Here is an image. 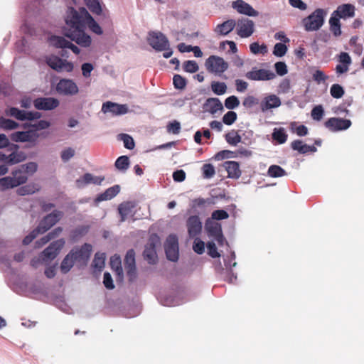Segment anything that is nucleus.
Wrapping results in <instances>:
<instances>
[{"mask_svg":"<svg viewBox=\"0 0 364 364\" xmlns=\"http://www.w3.org/2000/svg\"><path fill=\"white\" fill-rule=\"evenodd\" d=\"M188 235L191 237H196L202 230V223L198 215L190 216L187 220Z\"/></svg>","mask_w":364,"mask_h":364,"instance_id":"nucleus-23","label":"nucleus"},{"mask_svg":"<svg viewBox=\"0 0 364 364\" xmlns=\"http://www.w3.org/2000/svg\"><path fill=\"white\" fill-rule=\"evenodd\" d=\"M105 255L104 253H96L92 261V267L98 271H102L105 264Z\"/></svg>","mask_w":364,"mask_h":364,"instance_id":"nucleus-38","label":"nucleus"},{"mask_svg":"<svg viewBox=\"0 0 364 364\" xmlns=\"http://www.w3.org/2000/svg\"><path fill=\"white\" fill-rule=\"evenodd\" d=\"M160 242V239L156 235H152L145 246L143 252L144 257L149 264H155L157 259L156 245Z\"/></svg>","mask_w":364,"mask_h":364,"instance_id":"nucleus-8","label":"nucleus"},{"mask_svg":"<svg viewBox=\"0 0 364 364\" xmlns=\"http://www.w3.org/2000/svg\"><path fill=\"white\" fill-rule=\"evenodd\" d=\"M323 114L324 111L321 105L316 106L311 110V117L314 120H321L323 116Z\"/></svg>","mask_w":364,"mask_h":364,"instance_id":"nucleus-58","label":"nucleus"},{"mask_svg":"<svg viewBox=\"0 0 364 364\" xmlns=\"http://www.w3.org/2000/svg\"><path fill=\"white\" fill-rule=\"evenodd\" d=\"M18 149L19 146L14 144H11L9 146V148L6 149V151L9 152V154H6V164H16L22 162L26 159V154L23 151H19Z\"/></svg>","mask_w":364,"mask_h":364,"instance_id":"nucleus-17","label":"nucleus"},{"mask_svg":"<svg viewBox=\"0 0 364 364\" xmlns=\"http://www.w3.org/2000/svg\"><path fill=\"white\" fill-rule=\"evenodd\" d=\"M254 32V22L248 18H242L237 23V33L241 38H247Z\"/></svg>","mask_w":364,"mask_h":364,"instance_id":"nucleus-21","label":"nucleus"},{"mask_svg":"<svg viewBox=\"0 0 364 364\" xmlns=\"http://www.w3.org/2000/svg\"><path fill=\"white\" fill-rule=\"evenodd\" d=\"M281 100L276 95H269L266 96L259 103V107L262 112L279 107L281 105Z\"/></svg>","mask_w":364,"mask_h":364,"instance_id":"nucleus-24","label":"nucleus"},{"mask_svg":"<svg viewBox=\"0 0 364 364\" xmlns=\"http://www.w3.org/2000/svg\"><path fill=\"white\" fill-rule=\"evenodd\" d=\"M205 66L208 72L220 76L229 65L223 58L213 55L206 59Z\"/></svg>","mask_w":364,"mask_h":364,"instance_id":"nucleus-4","label":"nucleus"},{"mask_svg":"<svg viewBox=\"0 0 364 364\" xmlns=\"http://www.w3.org/2000/svg\"><path fill=\"white\" fill-rule=\"evenodd\" d=\"M124 269L130 282L134 281L136 277L135 252L133 249L127 251L124 258Z\"/></svg>","mask_w":364,"mask_h":364,"instance_id":"nucleus-13","label":"nucleus"},{"mask_svg":"<svg viewBox=\"0 0 364 364\" xmlns=\"http://www.w3.org/2000/svg\"><path fill=\"white\" fill-rule=\"evenodd\" d=\"M211 89L215 94L222 95L226 92L227 85L225 82L213 81L211 82Z\"/></svg>","mask_w":364,"mask_h":364,"instance_id":"nucleus-45","label":"nucleus"},{"mask_svg":"<svg viewBox=\"0 0 364 364\" xmlns=\"http://www.w3.org/2000/svg\"><path fill=\"white\" fill-rule=\"evenodd\" d=\"M191 203L192 208H196L204 207L205 205H213L215 204V201L213 198H209L206 199L203 198H197L193 199L191 201Z\"/></svg>","mask_w":364,"mask_h":364,"instance_id":"nucleus-42","label":"nucleus"},{"mask_svg":"<svg viewBox=\"0 0 364 364\" xmlns=\"http://www.w3.org/2000/svg\"><path fill=\"white\" fill-rule=\"evenodd\" d=\"M239 105L240 101L238 98L235 95L230 96L225 100V107L228 109H233L237 107Z\"/></svg>","mask_w":364,"mask_h":364,"instance_id":"nucleus-52","label":"nucleus"},{"mask_svg":"<svg viewBox=\"0 0 364 364\" xmlns=\"http://www.w3.org/2000/svg\"><path fill=\"white\" fill-rule=\"evenodd\" d=\"M42 117V114L41 112H30V111H25L23 114V121L24 120H35L38 119Z\"/></svg>","mask_w":364,"mask_h":364,"instance_id":"nucleus-59","label":"nucleus"},{"mask_svg":"<svg viewBox=\"0 0 364 364\" xmlns=\"http://www.w3.org/2000/svg\"><path fill=\"white\" fill-rule=\"evenodd\" d=\"M235 26V21L232 19L228 20L223 23L218 24L215 31L222 36H225L231 32Z\"/></svg>","mask_w":364,"mask_h":364,"instance_id":"nucleus-31","label":"nucleus"},{"mask_svg":"<svg viewBox=\"0 0 364 364\" xmlns=\"http://www.w3.org/2000/svg\"><path fill=\"white\" fill-rule=\"evenodd\" d=\"M104 180V176H94L91 173H87L76 180V185L78 188H82L90 183L100 185Z\"/></svg>","mask_w":364,"mask_h":364,"instance_id":"nucleus-26","label":"nucleus"},{"mask_svg":"<svg viewBox=\"0 0 364 364\" xmlns=\"http://www.w3.org/2000/svg\"><path fill=\"white\" fill-rule=\"evenodd\" d=\"M164 248L167 259L172 262H176L179 255L178 242L176 235H170L167 237Z\"/></svg>","mask_w":364,"mask_h":364,"instance_id":"nucleus-10","label":"nucleus"},{"mask_svg":"<svg viewBox=\"0 0 364 364\" xmlns=\"http://www.w3.org/2000/svg\"><path fill=\"white\" fill-rule=\"evenodd\" d=\"M205 227L208 234L213 237L218 242V245H223L225 238L223 235L220 224L208 219L205 223Z\"/></svg>","mask_w":364,"mask_h":364,"instance_id":"nucleus-14","label":"nucleus"},{"mask_svg":"<svg viewBox=\"0 0 364 364\" xmlns=\"http://www.w3.org/2000/svg\"><path fill=\"white\" fill-rule=\"evenodd\" d=\"M50 126V123L46 120H40L35 124H30L28 127L33 128L32 130L36 132L38 130H43L48 128Z\"/></svg>","mask_w":364,"mask_h":364,"instance_id":"nucleus-55","label":"nucleus"},{"mask_svg":"<svg viewBox=\"0 0 364 364\" xmlns=\"http://www.w3.org/2000/svg\"><path fill=\"white\" fill-rule=\"evenodd\" d=\"M38 189L39 188L36 184L30 183L18 188L17 193L19 196L29 195L36 193Z\"/></svg>","mask_w":364,"mask_h":364,"instance_id":"nucleus-41","label":"nucleus"},{"mask_svg":"<svg viewBox=\"0 0 364 364\" xmlns=\"http://www.w3.org/2000/svg\"><path fill=\"white\" fill-rule=\"evenodd\" d=\"M326 11L323 9H316L313 13L302 20V24L306 31H316L324 23Z\"/></svg>","mask_w":364,"mask_h":364,"instance_id":"nucleus-2","label":"nucleus"},{"mask_svg":"<svg viewBox=\"0 0 364 364\" xmlns=\"http://www.w3.org/2000/svg\"><path fill=\"white\" fill-rule=\"evenodd\" d=\"M225 170L228 172V176L231 178H239L241 176V171L240 165L237 162L234 161H226L224 164Z\"/></svg>","mask_w":364,"mask_h":364,"instance_id":"nucleus-29","label":"nucleus"},{"mask_svg":"<svg viewBox=\"0 0 364 364\" xmlns=\"http://www.w3.org/2000/svg\"><path fill=\"white\" fill-rule=\"evenodd\" d=\"M225 139L227 142L233 146H236L241 141V136L236 131H231L225 134Z\"/></svg>","mask_w":364,"mask_h":364,"instance_id":"nucleus-44","label":"nucleus"},{"mask_svg":"<svg viewBox=\"0 0 364 364\" xmlns=\"http://www.w3.org/2000/svg\"><path fill=\"white\" fill-rule=\"evenodd\" d=\"M39 134L35 130L16 132L11 134V139L16 142L36 143Z\"/></svg>","mask_w":364,"mask_h":364,"instance_id":"nucleus-15","label":"nucleus"},{"mask_svg":"<svg viewBox=\"0 0 364 364\" xmlns=\"http://www.w3.org/2000/svg\"><path fill=\"white\" fill-rule=\"evenodd\" d=\"M174 87L178 90H183L187 85V80L180 75H175L173 77Z\"/></svg>","mask_w":364,"mask_h":364,"instance_id":"nucleus-47","label":"nucleus"},{"mask_svg":"<svg viewBox=\"0 0 364 364\" xmlns=\"http://www.w3.org/2000/svg\"><path fill=\"white\" fill-rule=\"evenodd\" d=\"M46 62L50 68L59 73L63 71L70 73L74 68L73 63L63 60L56 55L46 58Z\"/></svg>","mask_w":364,"mask_h":364,"instance_id":"nucleus-6","label":"nucleus"},{"mask_svg":"<svg viewBox=\"0 0 364 364\" xmlns=\"http://www.w3.org/2000/svg\"><path fill=\"white\" fill-rule=\"evenodd\" d=\"M287 51V47L285 44L277 43L275 44L273 50V54L277 57L284 56Z\"/></svg>","mask_w":364,"mask_h":364,"instance_id":"nucleus-53","label":"nucleus"},{"mask_svg":"<svg viewBox=\"0 0 364 364\" xmlns=\"http://www.w3.org/2000/svg\"><path fill=\"white\" fill-rule=\"evenodd\" d=\"M56 91L60 95L73 96L78 93L77 84L70 79H60L56 85Z\"/></svg>","mask_w":364,"mask_h":364,"instance_id":"nucleus-9","label":"nucleus"},{"mask_svg":"<svg viewBox=\"0 0 364 364\" xmlns=\"http://www.w3.org/2000/svg\"><path fill=\"white\" fill-rule=\"evenodd\" d=\"M21 168L23 169V171L21 170L23 173L26 174V173H28L32 174L37 171L38 166L35 162H29L26 164L22 165Z\"/></svg>","mask_w":364,"mask_h":364,"instance_id":"nucleus-60","label":"nucleus"},{"mask_svg":"<svg viewBox=\"0 0 364 364\" xmlns=\"http://www.w3.org/2000/svg\"><path fill=\"white\" fill-rule=\"evenodd\" d=\"M147 42L156 51L167 50L169 46L168 39L160 31L149 32Z\"/></svg>","mask_w":364,"mask_h":364,"instance_id":"nucleus-5","label":"nucleus"},{"mask_svg":"<svg viewBox=\"0 0 364 364\" xmlns=\"http://www.w3.org/2000/svg\"><path fill=\"white\" fill-rule=\"evenodd\" d=\"M50 42L55 48H70L77 55L80 53V50L77 46L68 41L64 37L53 36L50 38Z\"/></svg>","mask_w":364,"mask_h":364,"instance_id":"nucleus-20","label":"nucleus"},{"mask_svg":"<svg viewBox=\"0 0 364 364\" xmlns=\"http://www.w3.org/2000/svg\"><path fill=\"white\" fill-rule=\"evenodd\" d=\"M85 8H80L79 11L73 7H69L66 11L65 23L69 28L65 31L64 34L71 41L83 48L91 46V37L85 32V20L87 16L84 14Z\"/></svg>","mask_w":364,"mask_h":364,"instance_id":"nucleus-1","label":"nucleus"},{"mask_svg":"<svg viewBox=\"0 0 364 364\" xmlns=\"http://www.w3.org/2000/svg\"><path fill=\"white\" fill-rule=\"evenodd\" d=\"M351 124L350 119L331 117L325 122V127L331 132H338L348 129Z\"/></svg>","mask_w":364,"mask_h":364,"instance_id":"nucleus-16","label":"nucleus"},{"mask_svg":"<svg viewBox=\"0 0 364 364\" xmlns=\"http://www.w3.org/2000/svg\"><path fill=\"white\" fill-rule=\"evenodd\" d=\"M288 135L285 132L284 129L279 128L277 129L275 128L274 129V132L272 133V139L279 144H284L287 140Z\"/></svg>","mask_w":364,"mask_h":364,"instance_id":"nucleus-36","label":"nucleus"},{"mask_svg":"<svg viewBox=\"0 0 364 364\" xmlns=\"http://www.w3.org/2000/svg\"><path fill=\"white\" fill-rule=\"evenodd\" d=\"M328 78V77L320 70H316L313 74L314 80H315L318 84L321 82H325Z\"/></svg>","mask_w":364,"mask_h":364,"instance_id":"nucleus-63","label":"nucleus"},{"mask_svg":"<svg viewBox=\"0 0 364 364\" xmlns=\"http://www.w3.org/2000/svg\"><path fill=\"white\" fill-rule=\"evenodd\" d=\"M84 14L85 16H87V18L85 20V25L87 24L89 28L90 31H92L93 33L101 35L102 34L103 31L102 28L100 26V25L95 21V19L92 17V16L88 13L87 10L84 11Z\"/></svg>","mask_w":364,"mask_h":364,"instance_id":"nucleus-32","label":"nucleus"},{"mask_svg":"<svg viewBox=\"0 0 364 364\" xmlns=\"http://www.w3.org/2000/svg\"><path fill=\"white\" fill-rule=\"evenodd\" d=\"M63 213L60 210H54L45 216L36 228L42 234L48 231L55 225L63 217Z\"/></svg>","mask_w":364,"mask_h":364,"instance_id":"nucleus-7","label":"nucleus"},{"mask_svg":"<svg viewBox=\"0 0 364 364\" xmlns=\"http://www.w3.org/2000/svg\"><path fill=\"white\" fill-rule=\"evenodd\" d=\"M193 249L194 252H196L198 254H202L204 252L205 250V243L202 240L196 238L194 241Z\"/></svg>","mask_w":364,"mask_h":364,"instance_id":"nucleus-62","label":"nucleus"},{"mask_svg":"<svg viewBox=\"0 0 364 364\" xmlns=\"http://www.w3.org/2000/svg\"><path fill=\"white\" fill-rule=\"evenodd\" d=\"M121 139L124 142V146L128 149H133L134 148V141L133 138L127 134H121Z\"/></svg>","mask_w":364,"mask_h":364,"instance_id":"nucleus-56","label":"nucleus"},{"mask_svg":"<svg viewBox=\"0 0 364 364\" xmlns=\"http://www.w3.org/2000/svg\"><path fill=\"white\" fill-rule=\"evenodd\" d=\"M245 77L250 80L265 81L273 80L276 77V75L269 70L253 68L252 70L245 74Z\"/></svg>","mask_w":364,"mask_h":364,"instance_id":"nucleus-11","label":"nucleus"},{"mask_svg":"<svg viewBox=\"0 0 364 364\" xmlns=\"http://www.w3.org/2000/svg\"><path fill=\"white\" fill-rule=\"evenodd\" d=\"M18 123L15 121L4 118V117H0V129L4 130H14L18 127Z\"/></svg>","mask_w":364,"mask_h":364,"instance_id":"nucleus-35","label":"nucleus"},{"mask_svg":"<svg viewBox=\"0 0 364 364\" xmlns=\"http://www.w3.org/2000/svg\"><path fill=\"white\" fill-rule=\"evenodd\" d=\"M330 93L333 98L339 99L343 96L345 91L339 84H333L331 87Z\"/></svg>","mask_w":364,"mask_h":364,"instance_id":"nucleus-46","label":"nucleus"},{"mask_svg":"<svg viewBox=\"0 0 364 364\" xmlns=\"http://www.w3.org/2000/svg\"><path fill=\"white\" fill-rule=\"evenodd\" d=\"M12 176H6L0 178V190L6 191L7 189L17 187L24 184L28 177L23 173L21 169H16L12 171Z\"/></svg>","mask_w":364,"mask_h":364,"instance_id":"nucleus-3","label":"nucleus"},{"mask_svg":"<svg viewBox=\"0 0 364 364\" xmlns=\"http://www.w3.org/2000/svg\"><path fill=\"white\" fill-rule=\"evenodd\" d=\"M92 246L84 244L80 248L73 249L70 253H73L72 257L75 262H85L90 257Z\"/></svg>","mask_w":364,"mask_h":364,"instance_id":"nucleus-19","label":"nucleus"},{"mask_svg":"<svg viewBox=\"0 0 364 364\" xmlns=\"http://www.w3.org/2000/svg\"><path fill=\"white\" fill-rule=\"evenodd\" d=\"M87 6L92 13L96 15L102 14V9L98 0H85Z\"/></svg>","mask_w":364,"mask_h":364,"instance_id":"nucleus-39","label":"nucleus"},{"mask_svg":"<svg viewBox=\"0 0 364 364\" xmlns=\"http://www.w3.org/2000/svg\"><path fill=\"white\" fill-rule=\"evenodd\" d=\"M134 204L132 202H124L119 205L118 210L121 216V221H124L127 216L131 214Z\"/></svg>","mask_w":364,"mask_h":364,"instance_id":"nucleus-33","label":"nucleus"},{"mask_svg":"<svg viewBox=\"0 0 364 364\" xmlns=\"http://www.w3.org/2000/svg\"><path fill=\"white\" fill-rule=\"evenodd\" d=\"M250 51L253 53V54H265L267 53V47L266 45L264 44H262V45H259L258 43L257 42H255V43H252L250 44Z\"/></svg>","mask_w":364,"mask_h":364,"instance_id":"nucleus-48","label":"nucleus"},{"mask_svg":"<svg viewBox=\"0 0 364 364\" xmlns=\"http://www.w3.org/2000/svg\"><path fill=\"white\" fill-rule=\"evenodd\" d=\"M24 110H21L16 107H11L6 110V114L13 117L18 120L23 121Z\"/></svg>","mask_w":364,"mask_h":364,"instance_id":"nucleus-49","label":"nucleus"},{"mask_svg":"<svg viewBox=\"0 0 364 364\" xmlns=\"http://www.w3.org/2000/svg\"><path fill=\"white\" fill-rule=\"evenodd\" d=\"M202 169L203 176L206 178H212L215 173L214 166L210 164H204Z\"/></svg>","mask_w":364,"mask_h":364,"instance_id":"nucleus-57","label":"nucleus"},{"mask_svg":"<svg viewBox=\"0 0 364 364\" xmlns=\"http://www.w3.org/2000/svg\"><path fill=\"white\" fill-rule=\"evenodd\" d=\"M232 7L240 14H245L249 16H257L258 11L255 10L249 4L242 0H237L232 3Z\"/></svg>","mask_w":364,"mask_h":364,"instance_id":"nucleus-25","label":"nucleus"},{"mask_svg":"<svg viewBox=\"0 0 364 364\" xmlns=\"http://www.w3.org/2000/svg\"><path fill=\"white\" fill-rule=\"evenodd\" d=\"M237 118V114L234 111H228L223 117V122L226 125H232Z\"/></svg>","mask_w":364,"mask_h":364,"instance_id":"nucleus-50","label":"nucleus"},{"mask_svg":"<svg viewBox=\"0 0 364 364\" xmlns=\"http://www.w3.org/2000/svg\"><path fill=\"white\" fill-rule=\"evenodd\" d=\"M102 112H111L113 115H122L127 113L128 107L127 105H119L108 101L102 104Z\"/></svg>","mask_w":364,"mask_h":364,"instance_id":"nucleus-22","label":"nucleus"},{"mask_svg":"<svg viewBox=\"0 0 364 364\" xmlns=\"http://www.w3.org/2000/svg\"><path fill=\"white\" fill-rule=\"evenodd\" d=\"M274 68L276 70L277 73L280 75L283 76L286 75L288 72L287 70V66L284 62H277L274 64Z\"/></svg>","mask_w":364,"mask_h":364,"instance_id":"nucleus-61","label":"nucleus"},{"mask_svg":"<svg viewBox=\"0 0 364 364\" xmlns=\"http://www.w3.org/2000/svg\"><path fill=\"white\" fill-rule=\"evenodd\" d=\"M115 167L122 171H127L129 167V159L127 156H121L115 161Z\"/></svg>","mask_w":364,"mask_h":364,"instance_id":"nucleus-43","label":"nucleus"},{"mask_svg":"<svg viewBox=\"0 0 364 364\" xmlns=\"http://www.w3.org/2000/svg\"><path fill=\"white\" fill-rule=\"evenodd\" d=\"M333 12L341 18H352L355 16V6L350 4H344L338 6Z\"/></svg>","mask_w":364,"mask_h":364,"instance_id":"nucleus-27","label":"nucleus"},{"mask_svg":"<svg viewBox=\"0 0 364 364\" xmlns=\"http://www.w3.org/2000/svg\"><path fill=\"white\" fill-rule=\"evenodd\" d=\"M110 265L112 269L115 271L117 275L122 277L123 274V269L121 266V259L119 256L115 255L110 258Z\"/></svg>","mask_w":364,"mask_h":364,"instance_id":"nucleus-40","label":"nucleus"},{"mask_svg":"<svg viewBox=\"0 0 364 364\" xmlns=\"http://www.w3.org/2000/svg\"><path fill=\"white\" fill-rule=\"evenodd\" d=\"M59 100L54 97H38L34 100L33 105L38 110H52L59 106Z\"/></svg>","mask_w":364,"mask_h":364,"instance_id":"nucleus-18","label":"nucleus"},{"mask_svg":"<svg viewBox=\"0 0 364 364\" xmlns=\"http://www.w3.org/2000/svg\"><path fill=\"white\" fill-rule=\"evenodd\" d=\"M120 191V187L119 185H114L109 188H107L103 193L97 196L96 198V201H103L107 200L113 198L116 196Z\"/></svg>","mask_w":364,"mask_h":364,"instance_id":"nucleus-30","label":"nucleus"},{"mask_svg":"<svg viewBox=\"0 0 364 364\" xmlns=\"http://www.w3.org/2000/svg\"><path fill=\"white\" fill-rule=\"evenodd\" d=\"M229 218V214L224 210H214L211 214V219L215 220H225Z\"/></svg>","mask_w":364,"mask_h":364,"instance_id":"nucleus-54","label":"nucleus"},{"mask_svg":"<svg viewBox=\"0 0 364 364\" xmlns=\"http://www.w3.org/2000/svg\"><path fill=\"white\" fill-rule=\"evenodd\" d=\"M64 239L55 240L50 244L41 253L42 259L48 261L55 259L65 245Z\"/></svg>","mask_w":364,"mask_h":364,"instance_id":"nucleus-12","label":"nucleus"},{"mask_svg":"<svg viewBox=\"0 0 364 364\" xmlns=\"http://www.w3.org/2000/svg\"><path fill=\"white\" fill-rule=\"evenodd\" d=\"M259 103V100L254 96H247L243 100V105L245 107L251 108Z\"/></svg>","mask_w":364,"mask_h":364,"instance_id":"nucleus-64","label":"nucleus"},{"mask_svg":"<svg viewBox=\"0 0 364 364\" xmlns=\"http://www.w3.org/2000/svg\"><path fill=\"white\" fill-rule=\"evenodd\" d=\"M72 256L73 253H69L65 256V257L62 261L60 264V271L62 272V273H68L73 267L75 262Z\"/></svg>","mask_w":364,"mask_h":364,"instance_id":"nucleus-34","label":"nucleus"},{"mask_svg":"<svg viewBox=\"0 0 364 364\" xmlns=\"http://www.w3.org/2000/svg\"><path fill=\"white\" fill-rule=\"evenodd\" d=\"M204 107L212 114L223 109V106L218 98L213 97L206 100Z\"/></svg>","mask_w":364,"mask_h":364,"instance_id":"nucleus-28","label":"nucleus"},{"mask_svg":"<svg viewBox=\"0 0 364 364\" xmlns=\"http://www.w3.org/2000/svg\"><path fill=\"white\" fill-rule=\"evenodd\" d=\"M268 176L272 178L282 177L287 175L286 171L278 165H272L267 171Z\"/></svg>","mask_w":364,"mask_h":364,"instance_id":"nucleus-37","label":"nucleus"},{"mask_svg":"<svg viewBox=\"0 0 364 364\" xmlns=\"http://www.w3.org/2000/svg\"><path fill=\"white\" fill-rule=\"evenodd\" d=\"M183 68L187 73H194L198 70L199 67L196 61L186 60L183 64Z\"/></svg>","mask_w":364,"mask_h":364,"instance_id":"nucleus-51","label":"nucleus"}]
</instances>
